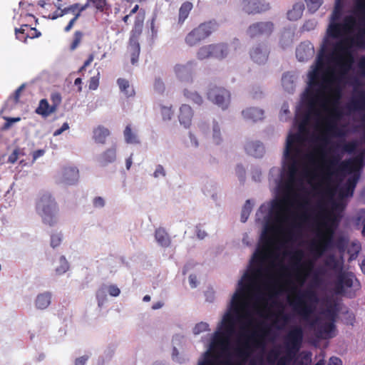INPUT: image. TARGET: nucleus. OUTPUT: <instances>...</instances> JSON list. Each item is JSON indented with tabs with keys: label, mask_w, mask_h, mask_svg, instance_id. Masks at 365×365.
<instances>
[{
	"label": "nucleus",
	"mask_w": 365,
	"mask_h": 365,
	"mask_svg": "<svg viewBox=\"0 0 365 365\" xmlns=\"http://www.w3.org/2000/svg\"><path fill=\"white\" fill-rule=\"evenodd\" d=\"M61 95L58 92H54L51 94V101L52 103V106H54L56 110H57L58 107L61 103Z\"/></svg>",
	"instance_id": "nucleus-60"
},
{
	"label": "nucleus",
	"mask_w": 365,
	"mask_h": 365,
	"mask_svg": "<svg viewBox=\"0 0 365 365\" xmlns=\"http://www.w3.org/2000/svg\"><path fill=\"white\" fill-rule=\"evenodd\" d=\"M314 54V46L310 42L301 43L296 49V57L302 62L311 59Z\"/></svg>",
	"instance_id": "nucleus-20"
},
{
	"label": "nucleus",
	"mask_w": 365,
	"mask_h": 365,
	"mask_svg": "<svg viewBox=\"0 0 365 365\" xmlns=\"http://www.w3.org/2000/svg\"><path fill=\"white\" fill-rule=\"evenodd\" d=\"M325 264L333 270L341 269L342 268L339 261L334 256H330L325 262Z\"/></svg>",
	"instance_id": "nucleus-53"
},
{
	"label": "nucleus",
	"mask_w": 365,
	"mask_h": 365,
	"mask_svg": "<svg viewBox=\"0 0 365 365\" xmlns=\"http://www.w3.org/2000/svg\"><path fill=\"white\" fill-rule=\"evenodd\" d=\"M109 135V130L102 125H99L93 130V139L98 143L104 144Z\"/></svg>",
	"instance_id": "nucleus-30"
},
{
	"label": "nucleus",
	"mask_w": 365,
	"mask_h": 365,
	"mask_svg": "<svg viewBox=\"0 0 365 365\" xmlns=\"http://www.w3.org/2000/svg\"><path fill=\"white\" fill-rule=\"evenodd\" d=\"M86 7H93L97 11L104 14L108 13L110 9L107 0H87L86 4L82 8L85 9Z\"/></svg>",
	"instance_id": "nucleus-28"
},
{
	"label": "nucleus",
	"mask_w": 365,
	"mask_h": 365,
	"mask_svg": "<svg viewBox=\"0 0 365 365\" xmlns=\"http://www.w3.org/2000/svg\"><path fill=\"white\" fill-rule=\"evenodd\" d=\"M356 286L359 288L360 284L353 273L341 272L337 277L336 292L337 294H344L346 289Z\"/></svg>",
	"instance_id": "nucleus-16"
},
{
	"label": "nucleus",
	"mask_w": 365,
	"mask_h": 365,
	"mask_svg": "<svg viewBox=\"0 0 365 365\" xmlns=\"http://www.w3.org/2000/svg\"><path fill=\"white\" fill-rule=\"evenodd\" d=\"M309 11L314 13L322 4V0H305Z\"/></svg>",
	"instance_id": "nucleus-54"
},
{
	"label": "nucleus",
	"mask_w": 365,
	"mask_h": 365,
	"mask_svg": "<svg viewBox=\"0 0 365 365\" xmlns=\"http://www.w3.org/2000/svg\"><path fill=\"white\" fill-rule=\"evenodd\" d=\"M337 21H338L330 19V23L327 31V35L334 39L339 38L346 33L342 24Z\"/></svg>",
	"instance_id": "nucleus-24"
},
{
	"label": "nucleus",
	"mask_w": 365,
	"mask_h": 365,
	"mask_svg": "<svg viewBox=\"0 0 365 365\" xmlns=\"http://www.w3.org/2000/svg\"><path fill=\"white\" fill-rule=\"evenodd\" d=\"M243 11L248 14H258L269 9L268 3H262L259 0H243Z\"/></svg>",
	"instance_id": "nucleus-18"
},
{
	"label": "nucleus",
	"mask_w": 365,
	"mask_h": 365,
	"mask_svg": "<svg viewBox=\"0 0 365 365\" xmlns=\"http://www.w3.org/2000/svg\"><path fill=\"white\" fill-rule=\"evenodd\" d=\"M302 257L303 252L301 250L297 251L293 256V258L296 261L294 267H296V269L297 271L296 274V279L301 284L304 282L307 276V272H310L314 267V263L311 261L300 263Z\"/></svg>",
	"instance_id": "nucleus-12"
},
{
	"label": "nucleus",
	"mask_w": 365,
	"mask_h": 365,
	"mask_svg": "<svg viewBox=\"0 0 365 365\" xmlns=\"http://www.w3.org/2000/svg\"><path fill=\"white\" fill-rule=\"evenodd\" d=\"M268 49L264 43H259L250 51L251 58L257 63H264L268 59Z\"/></svg>",
	"instance_id": "nucleus-21"
},
{
	"label": "nucleus",
	"mask_w": 365,
	"mask_h": 365,
	"mask_svg": "<svg viewBox=\"0 0 365 365\" xmlns=\"http://www.w3.org/2000/svg\"><path fill=\"white\" fill-rule=\"evenodd\" d=\"M334 244V230L327 229L326 232L322 234L318 242L313 243L311 250L317 257H320L324 251L331 247Z\"/></svg>",
	"instance_id": "nucleus-14"
},
{
	"label": "nucleus",
	"mask_w": 365,
	"mask_h": 365,
	"mask_svg": "<svg viewBox=\"0 0 365 365\" xmlns=\"http://www.w3.org/2000/svg\"><path fill=\"white\" fill-rule=\"evenodd\" d=\"M353 175L349 177L345 184L340 188L339 195L341 197H351L360 178V171H353Z\"/></svg>",
	"instance_id": "nucleus-19"
},
{
	"label": "nucleus",
	"mask_w": 365,
	"mask_h": 365,
	"mask_svg": "<svg viewBox=\"0 0 365 365\" xmlns=\"http://www.w3.org/2000/svg\"><path fill=\"white\" fill-rule=\"evenodd\" d=\"M279 351L276 349L269 351L267 356V361L269 365H274L277 359L279 358Z\"/></svg>",
	"instance_id": "nucleus-59"
},
{
	"label": "nucleus",
	"mask_w": 365,
	"mask_h": 365,
	"mask_svg": "<svg viewBox=\"0 0 365 365\" xmlns=\"http://www.w3.org/2000/svg\"><path fill=\"white\" fill-rule=\"evenodd\" d=\"M155 240L163 247H168L170 244V239L168 234L163 228H158L155 233Z\"/></svg>",
	"instance_id": "nucleus-36"
},
{
	"label": "nucleus",
	"mask_w": 365,
	"mask_h": 365,
	"mask_svg": "<svg viewBox=\"0 0 365 365\" xmlns=\"http://www.w3.org/2000/svg\"><path fill=\"white\" fill-rule=\"evenodd\" d=\"M316 292L312 289L297 290L294 299L289 302L294 311L303 319L308 320L314 307L309 302H317Z\"/></svg>",
	"instance_id": "nucleus-6"
},
{
	"label": "nucleus",
	"mask_w": 365,
	"mask_h": 365,
	"mask_svg": "<svg viewBox=\"0 0 365 365\" xmlns=\"http://www.w3.org/2000/svg\"><path fill=\"white\" fill-rule=\"evenodd\" d=\"M125 142L130 144H137L140 141L135 133L133 132L130 125H128L123 132Z\"/></svg>",
	"instance_id": "nucleus-41"
},
{
	"label": "nucleus",
	"mask_w": 365,
	"mask_h": 365,
	"mask_svg": "<svg viewBox=\"0 0 365 365\" xmlns=\"http://www.w3.org/2000/svg\"><path fill=\"white\" fill-rule=\"evenodd\" d=\"M349 107L354 110H365V91L361 90L357 92L351 100Z\"/></svg>",
	"instance_id": "nucleus-25"
},
{
	"label": "nucleus",
	"mask_w": 365,
	"mask_h": 365,
	"mask_svg": "<svg viewBox=\"0 0 365 365\" xmlns=\"http://www.w3.org/2000/svg\"><path fill=\"white\" fill-rule=\"evenodd\" d=\"M356 225L362 226L361 235L365 237V209H360L355 217Z\"/></svg>",
	"instance_id": "nucleus-45"
},
{
	"label": "nucleus",
	"mask_w": 365,
	"mask_h": 365,
	"mask_svg": "<svg viewBox=\"0 0 365 365\" xmlns=\"http://www.w3.org/2000/svg\"><path fill=\"white\" fill-rule=\"evenodd\" d=\"M28 29L29 26L27 24L22 25L19 29H15L16 38L22 41L21 38H22V36H26Z\"/></svg>",
	"instance_id": "nucleus-64"
},
{
	"label": "nucleus",
	"mask_w": 365,
	"mask_h": 365,
	"mask_svg": "<svg viewBox=\"0 0 365 365\" xmlns=\"http://www.w3.org/2000/svg\"><path fill=\"white\" fill-rule=\"evenodd\" d=\"M83 33L80 31H75L73 34V39L72 43L70 45V49L71 51L75 50L81 43L82 38H83Z\"/></svg>",
	"instance_id": "nucleus-52"
},
{
	"label": "nucleus",
	"mask_w": 365,
	"mask_h": 365,
	"mask_svg": "<svg viewBox=\"0 0 365 365\" xmlns=\"http://www.w3.org/2000/svg\"><path fill=\"white\" fill-rule=\"evenodd\" d=\"M288 202L289 199L287 197L272 202L270 213L274 216V221L277 223H283L287 221L288 217L285 214V206Z\"/></svg>",
	"instance_id": "nucleus-17"
},
{
	"label": "nucleus",
	"mask_w": 365,
	"mask_h": 365,
	"mask_svg": "<svg viewBox=\"0 0 365 365\" xmlns=\"http://www.w3.org/2000/svg\"><path fill=\"white\" fill-rule=\"evenodd\" d=\"M325 58L324 53H320L317 58L315 66L309 73V88L305 95L307 109L299 125V133H290L287 138L284 158L287 170L288 182L292 185L297 181L299 166V160L302 153V146L304 138L301 133L305 130V128L312 116H320L317 105L326 91H330V96L325 99L322 107L326 109L327 106H331V116L339 118L341 115V112L338 108L341 91L339 88L332 89L331 88L334 79L332 76L329 77L325 72Z\"/></svg>",
	"instance_id": "nucleus-1"
},
{
	"label": "nucleus",
	"mask_w": 365,
	"mask_h": 365,
	"mask_svg": "<svg viewBox=\"0 0 365 365\" xmlns=\"http://www.w3.org/2000/svg\"><path fill=\"white\" fill-rule=\"evenodd\" d=\"M361 250V245L358 242H352L348 247V254L349 255V259L352 260L357 257L358 254Z\"/></svg>",
	"instance_id": "nucleus-48"
},
{
	"label": "nucleus",
	"mask_w": 365,
	"mask_h": 365,
	"mask_svg": "<svg viewBox=\"0 0 365 365\" xmlns=\"http://www.w3.org/2000/svg\"><path fill=\"white\" fill-rule=\"evenodd\" d=\"M352 48L354 47L349 37L340 40L334 46L331 56L344 72L349 71L354 63Z\"/></svg>",
	"instance_id": "nucleus-7"
},
{
	"label": "nucleus",
	"mask_w": 365,
	"mask_h": 365,
	"mask_svg": "<svg viewBox=\"0 0 365 365\" xmlns=\"http://www.w3.org/2000/svg\"><path fill=\"white\" fill-rule=\"evenodd\" d=\"M348 242L346 238L339 237L334 242V246L340 251L344 252L347 247Z\"/></svg>",
	"instance_id": "nucleus-58"
},
{
	"label": "nucleus",
	"mask_w": 365,
	"mask_h": 365,
	"mask_svg": "<svg viewBox=\"0 0 365 365\" xmlns=\"http://www.w3.org/2000/svg\"><path fill=\"white\" fill-rule=\"evenodd\" d=\"M343 3L341 0H336L334 10L331 13L330 19L339 21L342 16Z\"/></svg>",
	"instance_id": "nucleus-42"
},
{
	"label": "nucleus",
	"mask_w": 365,
	"mask_h": 365,
	"mask_svg": "<svg viewBox=\"0 0 365 365\" xmlns=\"http://www.w3.org/2000/svg\"><path fill=\"white\" fill-rule=\"evenodd\" d=\"M212 138L215 144H220L221 142L220 129L217 122L214 121L212 125Z\"/></svg>",
	"instance_id": "nucleus-55"
},
{
	"label": "nucleus",
	"mask_w": 365,
	"mask_h": 365,
	"mask_svg": "<svg viewBox=\"0 0 365 365\" xmlns=\"http://www.w3.org/2000/svg\"><path fill=\"white\" fill-rule=\"evenodd\" d=\"M100 73L96 76H92L89 80L88 87L90 90H96L99 86Z\"/></svg>",
	"instance_id": "nucleus-62"
},
{
	"label": "nucleus",
	"mask_w": 365,
	"mask_h": 365,
	"mask_svg": "<svg viewBox=\"0 0 365 365\" xmlns=\"http://www.w3.org/2000/svg\"><path fill=\"white\" fill-rule=\"evenodd\" d=\"M303 336V329L300 326H295L289 330L284 338L286 354L277 360V365H289L301 348Z\"/></svg>",
	"instance_id": "nucleus-5"
},
{
	"label": "nucleus",
	"mask_w": 365,
	"mask_h": 365,
	"mask_svg": "<svg viewBox=\"0 0 365 365\" xmlns=\"http://www.w3.org/2000/svg\"><path fill=\"white\" fill-rule=\"evenodd\" d=\"M116 158V150L115 148L106 150L100 158V163L105 166L109 163H113Z\"/></svg>",
	"instance_id": "nucleus-33"
},
{
	"label": "nucleus",
	"mask_w": 365,
	"mask_h": 365,
	"mask_svg": "<svg viewBox=\"0 0 365 365\" xmlns=\"http://www.w3.org/2000/svg\"><path fill=\"white\" fill-rule=\"evenodd\" d=\"M210 45L212 47V57L221 59L227 56L228 48L226 44L216 43Z\"/></svg>",
	"instance_id": "nucleus-31"
},
{
	"label": "nucleus",
	"mask_w": 365,
	"mask_h": 365,
	"mask_svg": "<svg viewBox=\"0 0 365 365\" xmlns=\"http://www.w3.org/2000/svg\"><path fill=\"white\" fill-rule=\"evenodd\" d=\"M207 96L210 101L222 109H226L230 104V93L223 87L210 85L207 93Z\"/></svg>",
	"instance_id": "nucleus-10"
},
{
	"label": "nucleus",
	"mask_w": 365,
	"mask_h": 365,
	"mask_svg": "<svg viewBox=\"0 0 365 365\" xmlns=\"http://www.w3.org/2000/svg\"><path fill=\"white\" fill-rule=\"evenodd\" d=\"M251 210H252V206L250 204V200H247L242 210V212H241V222H245L247 220V219L250 216V214L251 212Z\"/></svg>",
	"instance_id": "nucleus-49"
},
{
	"label": "nucleus",
	"mask_w": 365,
	"mask_h": 365,
	"mask_svg": "<svg viewBox=\"0 0 365 365\" xmlns=\"http://www.w3.org/2000/svg\"><path fill=\"white\" fill-rule=\"evenodd\" d=\"M354 11L360 23L365 24V0H355Z\"/></svg>",
	"instance_id": "nucleus-37"
},
{
	"label": "nucleus",
	"mask_w": 365,
	"mask_h": 365,
	"mask_svg": "<svg viewBox=\"0 0 365 365\" xmlns=\"http://www.w3.org/2000/svg\"><path fill=\"white\" fill-rule=\"evenodd\" d=\"M209 325L208 324L205 322H200L197 324L195 327L193 328V333L194 334H199L201 332H204L207 330H208Z\"/></svg>",
	"instance_id": "nucleus-63"
},
{
	"label": "nucleus",
	"mask_w": 365,
	"mask_h": 365,
	"mask_svg": "<svg viewBox=\"0 0 365 365\" xmlns=\"http://www.w3.org/2000/svg\"><path fill=\"white\" fill-rule=\"evenodd\" d=\"M211 45H206L200 47L197 52V58L199 60H204L212 57Z\"/></svg>",
	"instance_id": "nucleus-44"
},
{
	"label": "nucleus",
	"mask_w": 365,
	"mask_h": 365,
	"mask_svg": "<svg viewBox=\"0 0 365 365\" xmlns=\"http://www.w3.org/2000/svg\"><path fill=\"white\" fill-rule=\"evenodd\" d=\"M341 159L340 155L333 154L327 162V170H331V173L345 176L346 174H351L353 171H361L364 165L361 155L344 161H341Z\"/></svg>",
	"instance_id": "nucleus-4"
},
{
	"label": "nucleus",
	"mask_w": 365,
	"mask_h": 365,
	"mask_svg": "<svg viewBox=\"0 0 365 365\" xmlns=\"http://www.w3.org/2000/svg\"><path fill=\"white\" fill-rule=\"evenodd\" d=\"M274 31V24L271 21H260L251 24L247 29L250 38L269 36Z\"/></svg>",
	"instance_id": "nucleus-13"
},
{
	"label": "nucleus",
	"mask_w": 365,
	"mask_h": 365,
	"mask_svg": "<svg viewBox=\"0 0 365 365\" xmlns=\"http://www.w3.org/2000/svg\"><path fill=\"white\" fill-rule=\"evenodd\" d=\"M243 117L254 122L260 120L264 118V111L257 108H248L242 112Z\"/></svg>",
	"instance_id": "nucleus-29"
},
{
	"label": "nucleus",
	"mask_w": 365,
	"mask_h": 365,
	"mask_svg": "<svg viewBox=\"0 0 365 365\" xmlns=\"http://www.w3.org/2000/svg\"><path fill=\"white\" fill-rule=\"evenodd\" d=\"M41 34L36 28L29 27L26 36H22V41L26 43L28 38H35L41 36Z\"/></svg>",
	"instance_id": "nucleus-51"
},
{
	"label": "nucleus",
	"mask_w": 365,
	"mask_h": 365,
	"mask_svg": "<svg viewBox=\"0 0 365 365\" xmlns=\"http://www.w3.org/2000/svg\"><path fill=\"white\" fill-rule=\"evenodd\" d=\"M327 315L331 319V322L319 323L316 327V334L318 337L327 339L332 337L331 333L335 330L334 318L336 312L331 309L326 310Z\"/></svg>",
	"instance_id": "nucleus-15"
},
{
	"label": "nucleus",
	"mask_w": 365,
	"mask_h": 365,
	"mask_svg": "<svg viewBox=\"0 0 365 365\" xmlns=\"http://www.w3.org/2000/svg\"><path fill=\"white\" fill-rule=\"evenodd\" d=\"M56 111L55 107L50 105L46 98L41 99L39 101L38 106L35 110L36 113L43 118L49 116Z\"/></svg>",
	"instance_id": "nucleus-27"
},
{
	"label": "nucleus",
	"mask_w": 365,
	"mask_h": 365,
	"mask_svg": "<svg viewBox=\"0 0 365 365\" xmlns=\"http://www.w3.org/2000/svg\"><path fill=\"white\" fill-rule=\"evenodd\" d=\"M51 295L50 293H43L37 296L36 306L38 309H43L48 307L51 303Z\"/></svg>",
	"instance_id": "nucleus-39"
},
{
	"label": "nucleus",
	"mask_w": 365,
	"mask_h": 365,
	"mask_svg": "<svg viewBox=\"0 0 365 365\" xmlns=\"http://www.w3.org/2000/svg\"><path fill=\"white\" fill-rule=\"evenodd\" d=\"M192 9V4L190 1H185L181 5L179 9L178 24H182L184 23Z\"/></svg>",
	"instance_id": "nucleus-35"
},
{
	"label": "nucleus",
	"mask_w": 365,
	"mask_h": 365,
	"mask_svg": "<svg viewBox=\"0 0 365 365\" xmlns=\"http://www.w3.org/2000/svg\"><path fill=\"white\" fill-rule=\"evenodd\" d=\"M117 84L120 91L123 93L126 97H132L135 95V91L132 86H130L128 80L123 78H119L117 80Z\"/></svg>",
	"instance_id": "nucleus-32"
},
{
	"label": "nucleus",
	"mask_w": 365,
	"mask_h": 365,
	"mask_svg": "<svg viewBox=\"0 0 365 365\" xmlns=\"http://www.w3.org/2000/svg\"><path fill=\"white\" fill-rule=\"evenodd\" d=\"M356 143L354 141L345 143L342 145L336 144L335 146V149H333V152L334 153L336 149L341 148L342 151L348 153H352L356 150Z\"/></svg>",
	"instance_id": "nucleus-46"
},
{
	"label": "nucleus",
	"mask_w": 365,
	"mask_h": 365,
	"mask_svg": "<svg viewBox=\"0 0 365 365\" xmlns=\"http://www.w3.org/2000/svg\"><path fill=\"white\" fill-rule=\"evenodd\" d=\"M246 150L248 153L255 158L262 157L264 151V146L259 143H250L247 146Z\"/></svg>",
	"instance_id": "nucleus-40"
},
{
	"label": "nucleus",
	"mask_w": 365,
	"mask_h": 365,
	"mask_svg": "<svg viewBox=\"0 0 365 365\" xmlns=\"http://www.w3.org/2000/svg\"><path fill=\"white\" fill-rule=\"evenodd\" d=\"M304 6L302 3L295 4L292 9L287 12V18L290 21H296L300 19L302 16Z\"/></svg>",
	"instance_id": "nucleus-34"
},
{
	"label": "nucleus",
	"mask_w": 365,
	"mask_h": 365,
	"mask_svg": "<svg viewBox=\"0 0 365 365\" xmlns=\"http://www.w3.org/2000/svg\"><path fill=\"white\" fill-rule=\"evenodd\" d=\"M282 84L285 91L292 93L295 88L294 76L290 73H284L282 78Z\"/></svg>",
	"instance_id": "nucleus-38"
},
{
	"label": "nucleus",
	"mask_w": 365,
	"mask_h": 365,
	"mask_svg": "<svg viewBox=\"0 0 365 365\" xmlns=\"http://www.w3.org/2000/svg\"><path fill=\"white\" fill-rule=\"evenodd\" d=\"M184 96L189 100L192 101L197 105H201L203 102V99L200 95L196 92L189 91L185 89L184 91Z\"/></svg>",
	"instance_id": "nucleus-47"
},
{
	"label": "nucleus",
	"mask_w": 365,
	"mask_h": 365,
	"mask_svg": "<svg viewBox=\"0 0 365 365\" xmlns=\"http://www.w3.org/2000/svg\"><path fill=\"white\" fill-rule=\"evenodd\" d=\"M36 213L43 224L54 226L58 220L59 207L54 196L49 192H40L36 200Z\"/></svg>",
	"instance_id": "nucleus-3"
},
{
	"label": "nucleus",
	"mask_w": 365,
	"mask_h": 365,
	"mask_svg": "<svg viewBox=\"0 0 365 365\" xmlns=\"http://www.w3.org/2000/svg\"><path fill=\"white\" fill-rule=\"evenodd\" d=\"M192 62H188L185 65L178 64L175 66L174 71L177 77L181 81L185 82L192 81Z\"/></svg>",
	"instance_id": "nucleus-22"
},
{
	"label": "nucleus",
	"mask_w": 365,
	"mask_h": 365,
	"mask_svg": "<svg viewBox=\"0 0 365 365\" xmlns=\"http://www.w3.org/2000/svg\"><path fill=\"white\" fill-rule=\"evenodd\" d=\"M153 87L158 93H163L165 89V84L160 78H156L154 81Z\"/></svg>",
	"instance_id": "nucleus-61"
},
{
	"label": "nucleus",
	"mask_w": 365,
	"mask_h": 365,
	"mask_svg": "<svg viewBox=\"0 0 365 365\" xmlns=\"http://www.w3.org/2000/svg\"><path fill=\"white\" fill-rule=\"evenodd\" d=\"M274 230V227H266L262 232L261 241L263 246L255 252L250 269L239 282V287L232 296L230 308L223 316L220 325L214 334L211 343L212 349H219L223 352L227 351L229 349L230 337L235 332L236 324L242 322L243 319H250V316L247 312L249 304L247 295L258 289V282L267 270L264 265L269 257V248L273 244V237L270 233Z\"/></svg>",
	"instance_id": "nucleus-2"
},
{
	"label": "nucleus",
	"mask_w": 365,
	"mask_h": 365,
	"mask_svg": "<svg viewBox=\"0 0 365 365\" xmlns=\"http://www.w3.org/2000/svg\"><path fill=\"white\" fill-rule=\"evenodd\" d=\"M217 29V24L215 21L202 23L187 34L185 41L189 46H197L209 37Z\"/></svg>",
	"instance_id": "nucleus-8"
},
{
	"label": "nucleus",
	"mask_w": 365,
	"mask_h": 365,
	"mask_svg": "<svg viewBox=\"0 0 365 365\" xmlns=\"http://www.w3.org/2000/svg\"><path fill=\"white\" fill-rule=\"evenodd\" d=\"M244 338V341L241 346L236 349L237 356L243 360L247 359L252 351V347L263 346L264 344L262 341V335L259 334L257 332H252L251 334H242Z\"/></svg>",
	"instance_id": "nucleus-9"
},
{
	"label": "nucleus",
	"mask_w": 365,
	"mask_h": 365,
	"mask_svg": "<svg viewBox=\"0 0 365 365\" xmlns=\"http://www.w3.org/2000/svg\"><path fill=\"white\" fill-rule=\"evenodd\" d=\"M78 170L76 167L64 168L63 170V182L67 185H73L78 181Z\"/></svg>",
	"instance_id": "nucleus-26"
},
{
	"label": "nucleus",
	"mask_w": 365,
	"mask_h": 365,
	"mask_svg": "<svg viewBox=\"0 0 365 365\" xmlns=\"http://www.w3.org/2000/svg\"><path fill=\"white\" fill-rule=\"evenodd\" d=\"M353 47L358 48H365V37L362 34H356L355 36L349 37Z\"/></svg>",
	"instance_id": "nucleus-43"
},
{
	"label": "nucleus",
	"mask_w": 365,
	"mask_h": 365,
	"mask_svg": "<svg viewBox=\"0 0 365 365\" xmlns=\"http://www.w3.org/2000/svg\"><path fill=\"white\" fill-rule=\"evenodd\" d=\"M84 10V8L78 9V4H75L69 6L68 7L61 9L60 6H58V10L53 12L51 15H49L48 18L54 20L58 17H61L67 14H72L73 17L70 20L68 25L64 28L65 32H69L73 28L74 24L81 16V13Z\"/></svg>",
	"instance_id": "nucleus-11"
},
{
	"label": "nucleus",
	"mask_w": 365,
	"mask_h": 365,
	"mask_svg": "<svg viewBox=\"0 0 365 365\" xmlns=\"http://www.w3.org/2000/svg\"><path fill=\"white\" fill-rule=\"evenodd\" d=\"M198 365H217V364L214 356L210 351H207L204 359L200 361Z\"/></svg>",
	"instance_id": "nucleus-57"
},
{
	"label": "nucleus",
	"mask_w": 365,
	"mask_h": 365,
	"mask_svg": "<svg viewBox=\"0 0 365 365\" xmlns=\"http://www.w3.org/2000/svg\"><path fill=\"white\" fill-rule=\"evenodd\" d=\"M179 111L178 119L180 123L186 128H189L192 123L193 117L192 108L187 104H182L180 107Z\"/></svg>",
	"instance_id": "nucleus-23"
},
{
	"label": "nucleus",
	"mask_w": 365,
	"mask_h": 365,
	"mask_svg": "<svg viewBox=\"0 0 365 365\" xmlns=\"http://www.w3.org/2000/svg\"><path fill=\"white\" fill-rule=\"evenodd\" d=\"M356 24V19L352 16H346L343 21L342 25L346 31L352 29Z\"/></svg>",
	"instance_id": "nucleus-50"
},
{
	"label": "nucleus",
	"mask_w": 365,
	"mask_h": 365,
	"mask_svg": "<svg viewBox=\"0 0 365 365\" xmlns=\"http://www.w3.org/2000/svg\"><path fill=\"white\" fill-rule=\"evenodd\" d=\"M60 266L56 269V272L58 274L65 273L69 268L68 262L64 256L60 257Z\"/></svg>",
	"instance_id": "nucleus-56"
}]
</instances>
